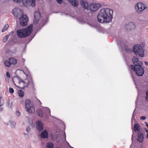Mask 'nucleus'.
<instances>
[{
    "label": "nucleus",
    "instance_id": "nucleus-1",
    "mask_svg": "<svg viewBox=\"0 0 148 148\" xmlns=\"http://www.w3.org/2000/svg\"><path fill=\"white\" fill-rule=\"evenodd\" d=\"M113 10L108 8H103L97 15L98 21L101 23L110 22L112 18Z\"/></svg>",
    "mask_w": 148,
    "mask_h": 148
},
{
    "label": "nucleus",
    "instance_id": "nucleus-2",
    "mask_svg": "<svg viewBox=\"0 0 148 148\" xmlns=\"http://www.w3.org/2000/svg\"><path fill=\"white\" fill-rule=\"evenodd\" d=\"M12 14L16 17H19L20 25L22 26H25L27 24L28 18L27 15L23 14V11L19 9H14Z\"/></svg>",
    "mask_w": 148,
    "mask_h": 148
},
{
    "label": "nucleus",
    "instance_id": "nucleus-3",
    "mask_svg": "<svg viewBox=\"0 0 148 148\" xmlns=\"http://www.w3.org/2000/svg\"><path fill=\"white\" fill-rule=\"evenodd\" d=\"M33 26L31 24L25 29L18 30L16 32L18 37L22 38L29 36L32 32Z\"/></svg>",
    "mask_w": 148,
    "mask_h": 148
},
{
    "label": "nucleus",
    "instance_id": "nucleus-4",
    "mask_svg": "<svg viewBox=\"0 0 148 148\" xmlns=\"http://www.w3.org/2000/svg\"><path fill=\"white\" fill-rule=\"evenodd\" d=\"M143 64L133 65H131V68L132 70L135 72L136 74L140 76H142L144 73V69L142 66Z\"/></svg>",
    "mask_w": 148,
    "mask_h": 148
},
{
    "label": "nucleus",
    "instance_id": "nucleus-5",
    "mask_svg": "<svg viewBox=\"0 0 148 148\" xmlns=\"http://www.w3.org/2000/svg\"><path fill=\"white\" fill-rule=\"evenodd\" d=\"M133 51L136 55L139 56L141 57H143L144 56V50L140 45H135L134 47Z\"/></svg>",
    "mask_w": 148,
    "mask_h": 148
},
{
    "label": "nucleus",
    "instance_id": "nucleus-6",
    "mask_svg": "<svg viewBox=\"0 0 148 148\" xmlns=\"http://www.w3.org/2000/svg\"><path fill=\"white\" fill-rule=\"evenodd\" d=\"M25 108L26 111L30 114H34L35 110L34 105L31 104L30 101L26 99L25 101Z\"/></svg>",
    "mask_w": 148,
    "mask_h": 148
},
{
    "label": "nucleus",
    "instance_id": "nucleus-7",
    "mask_svg": "<svg viewBox=\"0 0 148 148\" xmlns=\"http://www.w3.org/2000/svg\"><path fill=\"white\" fill-rule=\"evenodd\" d=\"M147 8L145 4L140 2L136 4L135 6V11L138 14L141 13L144 10Z\"/></svg>",
    "mask_w": 148,
    "mask_h": 148
},
{
    "label": "nucleus",
    "instance_id": "nucleus-8",
    "mask_svg": "<svg viewBox=\"0 0 148 148\" xmlns=\"http://www.w3.org/2000/svg\"><path fill=\"white\" fill-rule=\"evenodd\" d=\"M15 78L18 81V86H17L18 88L21 89H23L24 88L27 86V84L26 82L23 81L19 76H16Z\"/></svg>",
    "mask_w": 148,
    "mask_h": 148
},
{
    "label": "nucleus",
    "instance_id": "nucleus-9",
    "mask_svg": "<svg viewBox=\"0 0 148 148\" xmlns=\"http://www.w3.org/2000/svg\"><path fill=\"white\" fill-rule=\"evenodd\" d=\"M101 6V4L100 3H91L89 5V8L91 11L94 12L98 10Z\"/></svg>",
    "mask_w": 148,
    "mask_h": 148
},
{
    "label": "nucleus",
    "instance_id": "nucleus-10",
    "mask_svg": "<svg viewBox=\"0 0 148 148\" xmlns=\"http://www.w3.org/2000/svg\"><path fill=\"white\" fill-rule=\"evenodd\" d=\"M22 1L23 5L25 6H27L28 3H30L32 7H34L35 5V0H22Z\"/></svg>",
    "mask_w": 148,
    "mask_h": 148
},
{
    "label": "nucleus",
    "instance_id": "nucleus-11",
    "mask_svg": "<svg viewBox=\"0 0 148 148\" xmlns=\"http://www.w3.org/2000/svg\"><path fill=\"white\" fill-rule=\"evenodd\" d=\"M34 22L35 24H36L38 22L40 17V12L38 11L35 12L34 14Z\"/></svg>",
    "mask_w": 148,
    "mask_h": 148
},
{
    "label": "nucleus",
    "instance_id": "nucleus-12",
    "mask_svg": "<svg viewBox=\"0 0 148 148\" xmlns=\"http://www.w3.org/2000/svg\"><path fill=\"white\" fill-rule=\"evenodd\" d=\"M132 60L133 64H134L133 65L143 64L142 62L141 61H139L138 58L136 57H134L132 58Z\"/></svg>",
    "mask_w": 148,
    "mask_h": 148
},
{
    "label": "nucleus",
    "instance_id": "nucleus-13",
    "mask_svg": "<svg viewBox=\"0 0 148 148\" xmlns=\"http://www.w3.org/2000/svg\"><path fill=\"white\" fill-rule=\"evenodd\" d=\"M36 128L38 131L40 132L43 130V124L40 121H38L36 123Z\"/></svg>",
    "mask_w": 148,
    "mask_h": 148
},
{
    "label": "nucleus",
    "instance_id": "nucleus-14",
    "mask_svg": "<svg viewBox=\"0 0 148 148\" xmlns=\"http://www.w3.org/2000/svg\"><path fill=\"white\" fill-rule=\"evenodd\" d=\"M135 24L132 22L129 23L125 26V28L128 30L134 29L135 28Z\"/></svg>",
    "mask_w": 148,
    "mask_h": 148
},
{
    "label": "nucleus",
    "instance_id": "nucleus-15",
    "mask_svg": "<svg viewBox=\"0 0 148 148\" xmlns=\"http://www.w3.org/2000/svg\"><path fill=\"white\" fill-rule=\"evenodd\" d=\"M80 3L82 7L85 9H87L89 7L88 3L86 0H81Z\"/></svg>",
    "mask_w": 148,
    "mask_h": 148
},
{
    "label": "nucleus",
    "instance_id": "nucleus-16",
    "mask_svg": "<svg viewBox=\"0 0 148 148\" xmlns=\"http://www.w3.org/2000/svg\"><path fill=\"white\" fill-rule=\"evenodd\" d=\"M138 134V141L140 143H142L144 139L143 134L142 133H141L140 132H138L137 133Z\"/></svg>",
    "mask_w": 148,
    "mask_h": 148
},
{
    "label": "nucleus",
    "instance_id": "nucleus-17",
    "mask_svg": "<svg viewBox=\"0 0 148 148\" xmlns=\"http://www.w3.org/2000/svg\"><path fill=\"white\" fill-rule=\"evenodd\" d=\"M42 138H47L48 137V132L46 130H44L41 133L40 135Z\"/></svg>",
    "mask_w": 148,
    "mask_h": 148
},
{
    "label": "nucleus",
    "instance_id": "nucleus-18",
    "mask_svg": "<svg viewBox=\"0 0 148 148\" xmlns=\"http://www.w3.org/2000/svg\"><path fill=\"white\" fill-rule=\"evenodd\" d=\"M71 5L74 7H77L79 4V2L77 0H67Z\"/></svg>",
    "mask_w": 148,
    "mask_h": 148
},
{
    "label": "nucleus",
    "instance_id": "nucleus-19",
    "mask_svg": "<svg viewBox=\"0 0 148 148\" xmlns=\"http://www.w3.org/2000/svg\"><path fill=\"white\" fill-rule=\"evenodd\" d=\"M140 126L137 123H136L134 125V130L135 132H140Z\"/></svg>",
    "mask_w": 148,
    "mask_h": 148
},
{
    "label": "nucleus",
    "instance_id": "nucleus-20",
    "mask_svg": "<svg viewBox=\"0 0 148 148\" xmlns=\"http://www.w3.org/2000/svg\"><path fill=\"white\" fill-rule=\"evenodd\" d=\"M11 64H15L17 62V60L15 58H11L9 59Z\"/></svg>",
    "mask_w": 148,
    "mask_h": 148
},
{
    "label": "nucleus",
    "instance_id": "nucleus-21",
    "mask_svg": "<svg viewBox=\"0 0 148 148\" xmlns=\"http://www.w3.org/2000/svg\"><path fill=\"white\" fill-rule=\"evenodd\" d=\"M37 113L38 115L40 117H42L43 116L42 112V110L40 109H38L37 110Z\"/></svg>",
    "mask_w": 148,
    "mask_h": 148
},
{
    "label": "nucleus",
    "instance_id": "nucleus-22",
    "mask_svg": "<svg viewBox=\"0 0 148 148\" xmlns=\"http://www.w3.org/2000/svg\"><path fill=\"white\" fill-rule=\"evenodd\" d=\"M53 143L50 142H48L47 144L46 148H53Z\"/></svg>",
    "mask_w": 148,
    "mask_h": 148
},
{
    "label": "nucleus",
    "instance_id": "nucleus-23",
    "mask_svg": "<svg viewBox=\"0 0 148 148\" xmlns=\"http://www.w3.org/2000/svg\"><path fill=\"white\" fill-rule=\"evenodd\" d=\"M4 64L6 66L9 67L10 66L11 64L10 62L9 59L7 60L4 62Z\"/></svg>",
    "mask_w": 148,
    "mask_h": 148
},
{
    "label": "nucleus",
    "instance_id": "nucleus-24",
    "mask_svg": "<svg viewBox=\"0 0 148 148\" xmlns=\"http://www.w3.org/2000/svg\"><path fill=\"white\" fill-rule=\"evenodd\" d=\"M8 27V24H6L4 25L1 31L2 32H3L6 30Z\"/></svg>",
    "mask_w": 148,
    "mask_h": 148
},
{
    "label": "nucleus",
    "instance_id": "nucleus-25",
    "mask_svg": "<svg viewBox=\"0 0 148 148\" xmlns=\"http://www.w3.org/2000/svg\"><path fill=\"white\" fill-rule=\"evenodd\" d=\"M19 96L21 97H23L24 95V92L21 90H19L18 91Z\"/></svg>",
    "mask_w": 148,
    "mask_h": 148
},
{
    "label": "nucleus",
    "instance_id": "nucleus-26",
    "mask_svg": "<svg viewBox=\"0 0 148 148\" xmlns=\"http://www.w3.org/2000/svg\"><path fill=\"white\" fill-rule=\"evenodd\" d=\"M10 126L12 128H14L16 126V123L14 121H10Z\"/></svg>",
    "mask_w": 148,
    "mask_h": 148
},
{
    "label": "nucleus",
    "instance_id": "nucleus-27",
    "mask_svg": "<svg viewBox=\"0 0 148 148\" xmlns=\"http://www.w3.org/2000/svg\"><path fill=\"white\" fill-rule=\"evenodd\" d=\"M4 100L1 97H0V106H2L4 104Z\"/></svg>",
    "mask_w": 148,
    "mask_h": 148
},
{
    "label": "nucleus",
    "instance_id": "nucleus-28",
    "mask_svg": "<svg viewBox=\"0 0 148 148\" xmlns=\"http://www.w3.org/2000/svg\"><path fill=\"white\" fill-rule=\"evenodd\" d=\"M9 35H6L5 36L3 39V42H5L7 41L8 39L9 38Z\"/></svg>",
    "mask_w": 148,
    "mask_h": 148
},
{
    "label": "nucleus",
    "instance_id": "nucleus-29",
    "mask_svg": "<svg viewBox=\"0 0 148 148\" xmlns=\"http://www.w3.org/2000/svg\"><path fill=\"white\" fill-rule=\"evenodd\" d=\"M13 2L17 3H20L21 2L22 0H12Z\"/></svg>",
    "mask_w": 148,
    "mask_h": 148
},
{
    "label": "nucleus",
    "instance_id": "nucleus-30",
    "mask_svg": "<svg viewBox=\"0 0 148 148\" xmlns=\"http://www.w3.org/2000/svg\"><path fill=\"white\" fill-rule=\"evenodd\" d=\"M30 128L29 126H27L26 128V131L27 133L30 132Z\"/></svg>",
    "mask_w": 148,
    "mask_h": 148
},
{
    "label": "nucleus",
    "instance_id": "nucleus-31",
    "mask_svg": "<svg viewBox=\"0 0 148 148\" xmlns=\"http://www.w3.org/2000/svg\"><path fill=\"white\" fill-rule=\"evenodd\" d=\"M146 94L145 99L148 102V90L146 91Z\"/></svg>",
    "mask_w": 148,
    "mask_h": 148
},
{
    "label": "nucleus",
    "instance_id": "nucleus-32",
    "mask_svg": "<svg viewBox=\"0 0 148 148\" xmlns=\"http://www.w3.org/2000/svg\"><path fill=\"white\" fill-rule=\"evenodd\" d=\"M9 92L11 94L13 93L14 92V89L11 88H9Z\"/></svg>",
    "mask_w": 148,
    "mask_h": 148
},
{
    "label": "nucleus",
    "instance_id": "nucleus-33",
    "mask_svg": "<svg viewBox=\"0 0 148 148\" xmlns=\"http://www.w3.org/2000/svg\"><path fill=\"white\" fill-rule=\"evenodd\" d=\"M56 1L59 4H61L63 3V0H56Z\"/></svg>",
    "mask_w": 148,
    "mask_h": 148
},
{
    "label": "nucleus",
    "instance_id": "nucleus-34",
    "mask_svg": "<svg viewBox=\"0 0 148 148\" xmlns=\"http://www.w3.org/2000/svg\"><path fill=\"white\" fill-rule=\"evenodd\" d=\"M135 110L134 111L133 113V115H132V120L133 119H135V114L134 113H135Z\"/></svg>",
    "mask_w": 148,
    "mask_h": 148
},
{
    "label": "nucleus",
    "instance_id": "nucleus-35",
    "mask_svg": "<svg viewBox=\"0 0 148 148\" xmlns=\"http://www.w3.org/2000/svg\"><path fill=\"white\" fill-rule=\"evenodd\" d=\"M46 110L47 113H49L50 114V110L49 108H47L46 109Z\"/></svg>",
    "mask_w": 148,
    "mask_h": 148
},
{
    "label": "nucleus",
    "instance_id": "nucleus-36",
    "mask_svg": "<svg viewBox=\"0 0 148 148\" xmlns=\"http://www.w3.org/2000/svg\"><path fill=\"white\" fill-rule=\"evenodd\" d=\"M146 119L145 116H141L140 117V119L141 120H145Z\"/></svg>",
    "mask_w": 148,
    "mask_h": 148
},
{
    "label": "nucleus",
    "instance_id": "nucleus-37",
    "mask_svg": "<svg viewBox=\"0 0 148 148\" xmlns=\"http://www.w3.org/2000/svg\"><path fill=\"white\" fill-rule=\"evenodd\" d=\"M16 114L17 115L19 116L20 115V113L19 111H17Z\"/></svg>",
    "mask_w": 148,
    "mask_h": 148
},
{
    "label": "nucleus",
    "instance_id": "nucleus-38",
    "mask_svg": "<svg viewBox=\"0 0 148 148\" xmlns=\"http://www.w3.org/2000/svg\"><path fill=\"white\" fill-rule=\"evenodd\" d=\"M6 75L9 78L10 77V74L8 72H6Z\"/></svg>",
    "mask_w": 148,
    "mask_h": 148
},
{
    "label": "nucleus",
    "instance_id": "nucleus-39",
    "mask_svg": "<svg viewBox=\"0 0 148 148\" xmlns=\"http://www.w3.org/2000/svg\"><path fill=\"white\" fill-rule=\"evenodd\" d=\"M3 107H1V106H0V112L3 111Z\"/></svg>",
    "mask_w": 148,
    "mask_h": 148
},
{
    "label": "nucleus",
    "instance_id": "nucleus-40",
    "mask_svg": "<svg viewBox=\"0 0 148 148\" xmlns=\"http://www.w3.org/2000/svg\"><path fill=\"white\" fill-rule=\"evenodd\" d=\"M6 105H7V106H9V101H8L7 102Z\"/></svg>",
    "mask_w": 148,
    "mask_h": 148
},
{
    "label": "nucleus",
    "instance_id": "nucleus-41",
    "mask_svg": "<svg viewBox=\"0 0 148 148\" xmlns=\"http://www.w3.org/2000/svg\"><path fill=\"white\" fill-rule=\"evenodd\" d=\"M146 126L148 128V123L146 122H145Z\"/></svg>",
    "mask_w": 148,
    "mask_h": 148
},
{
    "label": "nucleus",
    "instance_id": "nucleus-42",
    "mask_svg": "<svg viewBox=\"0 0 148 148\" xmlns=\"http://www.w3.org/2000/svg\"><path fill=\"white\" fill-rule=\"evenodd\" d=\"M132 79L134 80V77L133 76V74H132Z\"/></svg>",
    "mask_w": 148,
    "mask_h": 148
},
{
    "label": "nucleus",
    "instance_id": "nucleus-43",
    "mask_svg": "<svg viewBox=\"0 0 148 148\" xmlns=\"http://www.w3.org/2000/svg\"><path fill=\"white\" fill-rule=\"evenodd\" d=\"M13 34V31L11 32L10 34V35H12Z\"/></svg>",
    "mask_w": 148,
    "mask_h": 148
},
{
    "label": "nucleus",
    "instance_id": "nucleus-44",
    "mask_svg": "<svg viewBox=\"0 0 148 148\" xmlns=\"http://www.w3.org/2000/svg\"><path fill=\"white\" fill-rule=\"evenodd\" d=\"M145 131L146 132L148 133V129H147V128H146L145 129Z\"/></svg>",
    "mask_w": 148,
    "mask_h": 148
},
{
    "label": "nucleus",
    "instance_id": "nucleus-45",
    "mask_svg": "<svg viewBox=\"0 0 148 148\" xmlns=\"http://www.w3.org/2000/svg\"><path fill=\"white\" fill-rule=\"evenodd\" d=\"M145 63L146 65H148V62H147L146 61L145 62Z\"/></svg>",
    "mask_w": 148,
    "mask_h": 148
},
{
    "label": "nucleus",
    "instance_id": "nucleus-46",
    "mask_svg": "<svg viewBox=\"0 0 148 148\" xmlns=\"http://www.w3.org/2000/svg\"><path fill=\"white\" fill-rule=\"evenodd\" d=\"M24 134L25 135L27 136L28 137V134H25V133H24Z\"/></svg>",
    "mask_w": 148,
    "mask_h": 148
},
{
    "label": "nucleus",
    "instance_id": "nucleus-47",
    "mask_svg": "<svg viewBox=\"0 0 148 148\" xmlns=\"http://www.w3.org/2000/svg\"><path fill=\"white\" fill-rule=\"evenodd\" d=\"M148 134H147V138H148Z\"/></svg>",
    "mask_w": 148,
    "mask_h": 148
},
{
    "label": "nucleus",
    "instance_id": "nucleus-48",
    "mask_svg": "<svg viewBox=\"0 0 148 148\" xmlns=\"http://www.w3.org/2000/svg\"><path fill=\"white\" fill-rule=\"evenodd\" d=\"M39 101L41 103V102H40V101L39 100Z\"/></svg>",
    "mask_w": 148,
    "mask_h": 148
},
{
    "label": "nucleus",
    "instance_id": "nucleus-49",
    "mask_svg": "<svg viewBox=\"0 0 148 148\" xmlns=\"http://www.w3.org/2000/svg\"><path fill=\"white\" fill-rule=\"evenodd\" d=\"M65 138H66V135H65Z\"/></svg>",
    "mask_w": 148,
    "mask_h": 148
}]
</instances>
